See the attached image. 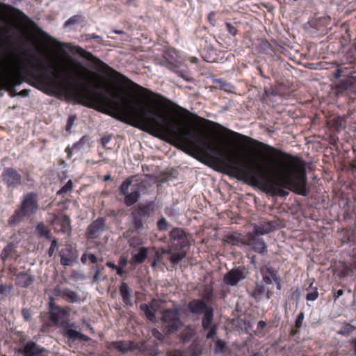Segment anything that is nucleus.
<instances>
[{"instance_id": "1", "label": "nucleus", "mask_w": 356, "mask_h": 356, "mask_svg": "<svg viewBox=\"0 0 356 356\" xmlns=\"http://www.w3.org/2000/svg\"><path fill=\"white\" fill-rule=\"evenodd\" d=\"M179 149L209 166L218 165L238 179H249L273 196L286 188L309 195L305 162L279 149L220 124L193 115L179 106Z\"/></svg>"}, {"instance_id": "2", "label": "nucleus", "mask_w": 356, "mask_h": 356, "mask_svg": "<svg viewBox=\"0 0 356 356\" xmlns=\"http://www.w3.org/2000/svg\"><path fill=\"white\" fill-rule=\"evenodd\" d=\"M137 176L127 178L119 188L120 193L124 196V203L131 207L140 198L141 193H145L150 186L147 179H134Z\"/></svg>"}, {"instance_id": "3", "label": "nucleus", "mask_w": 356, "mask_h": 356, "mask_svg": "<svg viewBox=\"0 0 356 356\" xmlns=\"http://www.w3.org/2000/svg\"><path fill=\"white\" fill-rule=\"evenodd\" d=\"M107 349H116L118 352L124 354L130 351L138 350L144 355L157 356L159 350L157 343L154 341L151 346L149 343L143 342H134V341H115L109 343L107 345Z\"/></svg>"}, {"instance_id": "4", "label": "nucleus", "mask_w": 356, "mask_h": 356, "mask_svg": "<svg viewBox=\"0 0 356 356\" xmlns=\"http://www.w3.org/2000/svg\"><path fill=\"white\" fill-rule=\"evenodd\" d=\"M334 76L337 79L343 76L346 77L341 79L336 86L339 92H343L348 90H351L355 88L356 72L354 70V67L352 65L348 67L341 66L334 73Z\"/></svg>"}, {"instance_id": "5", "label": "nucleus", "mask_w": 356, "mask_h": 356, "mask_svg": "<svg viewBox=\"0 0 356 356\" xmlns=\"http://www.w3.org/2000/svg\"><path fill=\"white\" fill-rule=\"evenodd\" d=\"M1 179L3 184L8 189L17 188L23 184V178L20 172L12 167H6L3 168Z\"/></svg>"}, {"instance_id": "6", "label": "nucleus", "mask_w": 356, "mask_h": 356, "mask_svg": "<svg viewBox=\"0 0 356 356\" xmlns=\"http://www.w3.org/2000/svg\"><path fill=\"white\" fill-rule=\"evenodd\" d=\"M19 209L29 218L35 213L38 209V195L33 192L24 195Z\"/></svg>"}, {"instance_id": "7", "label": "nucleus", "mask_w": 356, "mask_h": 356, "mask_svg": "<svg viewBox=\"0 0 356 356\" xmlns=\"http://www.w3.org/2000/svg\"><path fill=\"white\" fill-rule=\"evenodd\" d=\"M152 211V209L149 204H142L132 211V222L136 229H143L145 219L149 217Z\"/></svg>"}, {"instance_id": "8", "label": "nucleus", "mask_w": 356, "mask_h": 356, "mask_svg": "<svg viewBox=\"0 0 356 356\" xmlns=\"http://www.w3.org/2000/svg\"><path fill=\"white\" fill-rule=\"evenodd\" d=\"M49 321L54 325H58L63 323L67 318L69 311L67 309L56 305L53 301L49 302Z\"/></svg>"}, {"instance_id": "9", "label": "nucleus", "mask_w": 356, "mask_h": 356, "mask_svg": "<svg viewBox=\"0 0 356 356\" xmlns=\"http://www.w3.org/2000/svg\"><path fill=\"white\" fill-rule=\"evenodd\" d=\"M162 321L168 333L177 331L178 330V309L164 311L162 313Z\"/></svg>"}, {"instance_id": "10", "label": "nucleus", "mask_w": 356, "mask_h": 356, "mask_svg": "<svg viewBox=\"0 0 356 356\" xmlns=\"http://www.w3.org/2000/svg\"><path fill=\"white\" fill-rule=\"evenodd\" d=\"M18 353L24 356H48L47 350L33 341H27Z\"/></svg>"}, {"instance_id": "11", "label": "nucleus", "mask_w": 356, "mask_h": 356, "mask_svg": "<svg viewBox=\"0 0 356 356\" xmlns=\"http://www.w3.org/2000/svg\"><path fill=\"white\" fill-rule=\"evenodd\" d=\"M106 229V218L98 217L88 227L86 233V237L89 239H96Z\"/></svg>"}, {"instance_id": "12", "label": "nucleus", "mask_w": 356, "mask_h": 356, "mask_svg": "<svg viewBox=\"0 0 356 356\" xmlns=\"http://www.w3.org/2000/svg\"><path fill=\"white\" fill-rule=\"evenodd\" d=\"M60 264L63 266H70L77 258L76 250L71 244H65L59 252Z\"/></svg>"}, {"instance_id": "13", "label": "nucleus", "mask_w": 356, "mask_h": 356, "mask_svg": "<svg viewBox=\"0 0 356 356\" xmlns=\"http://www.w3.org/2000/svg\"><path fill=\"white\" fill-rule=\"evenodd\" d=\"M246 244L256 252L265 254L267 252V245L264 240L254 234H249Z\"/></svg>"}, {"instance_id": "14", "label": "nucleus", "mask_w": 356, "mask_h": 356, "mask_svg": "<svg viewBox=\"0 0 356 356\" xmlns=\"http://www.w3.org/2000/svg\"><path fill=\"white\" fill-rule=\"evenodd\" d=\"M51 224L56 232L65 234L71 231L70 219L66 215L55 216Z\"/></svg>"}, {"instance_id": "15", "label": "nucleus", "mask_w": 356, "mask_h": 356, "mask_svg": "<svg viewBox=\"0 0 356 356\" xmlns=\"http://www.w3.org/2000/svg\"><path fill=\"white\" fill-rule=\"evenodd\" d=\"M245 278L244 270L241 267L234 268L224 276V282L229 285L236 286L240 281Z\"/></svg>"}, {"instance_id": "16", "label": "nucleus", "mask_w": 356, "mask_h": 356, "mask_svg": "<svg viewBox=\"0 0 356 356\" xmlns=\"http://www.w3.org/2000/svg\"><path fill=\"white\" fill-rule=\"evenodd\" d=\"M95 64H96V65H97V67L98 68L101 69L102 72H105L104 70H108V71L111 72V74H109V76L111 77L112 79H113L114 80H115L116 81H118V82L119 81L118 78H121V79H127L129 81H130L132 84H134V86H136L137 88H139L142 89V90L147 91V90H146L145 88H144L140 86L139 85L132 82L131 81L128 79L125 76H124L123 74H122L120 72H117L116 70H113L112 67H109L108 65H106L105 63H104L102 60H100L99 58H95ZM148 92H149V91L148 90Z\"/></svg>"}, {"instance_id": "17", "label": "nucleus", "mask_w": 356, "mask_h": 356, "mask_svg": "<svg viewBox=\"0 0 356 356\" xmlns=\"http://www.w3.org/2000/svg\"><path fill=\"white\" fill-rule=\"evenodd\" d=\"M260 273L262 276L263 281L266 284H271L273 280H277L278 271L268 264L263 266L260 268Z\"/></svg>"}, {"instance_id": "18", "label": "nucleus", "mask_w": 356, "mask_h": 356, "mask_svg": "<svg viewBox=\"0 0 356 356\" xmlns=\"http://www.w3.org/2000/svg\"><path fill=\"white\" fill-rule=\"evenodd\" d=\"M16 285L19 287L26 288L35 281V277L29 272H19L14 274Z\"/></svg>"}, {"instance_id": "19", "label": "nucleus", "mask_w": 356, "mask_h": 356, "mask_svg": "<svg viewBox=\"0 0 356 356\" xmlns=\"http://www.w3.org/2000/svg\"><path fill=\"white\" fill-rule=\"evenodd\" d=\"M159 302L156 300H152L149 305L146 303H143L140 305V309L144 312L146 318L152 321H156V313L158 309Z\"/></svg>"}, {"instance_id": "20", "label": "nucleus", "mask_w": 356, "mask_h": 356, "mask_svg": "<svg viewBox=\"0 0 356 356\" xmlns=\"http://www.w3.org/2000/svg\"><path fill=\"white\" fill-rule=\"evenodd\" d=\"M119 291L124 305L126 306H132V290L129 286L128 284L124 282H122L119 287Z\"/></svg>"}, {"instance_id": "21", "label": "nucleus", "mask_w": 356, "mask_h": 356, "mask_svg": "<svg viewBox=\"0 0 356 356\" xmlns=\"http://www.w3.org/2000/svg\"><path fill=\"white\" fill-rule=\"evenodd\" d=\"M188 307L191 313L201 314L209 307L202 300L194 299L189 302Z\"/></svg>"}, {"instance_id": "22", "label": "nucleus", "mask_w": 356, "mask_h": 356, "mask_svg": "<svg viewBox=\"0 0 356 356\" xmlns=\"http://www.w3.org/2000/svg\"><path fill=\"white\" fill-rule=\"evenodd\" d=\"M56 294L61 296L64 300L70 303L76 302L79 300V295L67 288L56 290Z\"/></svg>"}, {"instance_id": "23", "label": "nucleus", "mask_w": 356, "mask_h": 356, "mask_svg": "<svg viewBox=\"0 0 356 356\" xmlns=\"http://www.w3.org/2000/svg\"><path fill=\"white\" fill-rule=\"evenodd\" d=\"M26 218H29L24 212L17 208L13 214L8 218V225L10 227H16L20 225Z\"/></svg>"}, {"instance_id": "24", "label": "nucleus", "mask_w": 356, "mask_h": 356, "mask_svg": "<svg viewBox=\"0 0 356 356\" xmlns=\"http://www.w3.org/2000/svg\"><path fill=\"white\" fill-rule=\"evenodd\" d=\"M272 292L270 291L268 287L264 284H257L252 293V296L257 300H261L266 296L267 299H270Z\"/></svg>"}, {"instance_id": "25", "label": "nucleus", "mask_w": 356, "mask_h": 356, "mask_svg": "<svg viewBox=\"0 0 356 356\" xmlns=\"http://www.w3.org/2000/svg\"><path fill=\"white\" fill-rule=\"evenodd\" d=\"M222 241L232 245H239L243 243L241 234L238 232H232L225 235Z\"/></svg>"}, {"instance_id": "26", "label": "nucleus", "mask_w": 356, "mask_h": 356, "mask_svg": "<svg viewBox=\"0 0 356 356\" xmlns=\"http://www.w3.org/2000/svg\"><path fill=\"white\" fill-rule=\"evenodd\" d=\"M202 314L204 316L202 321V325L203 329L207 330L213 325L214 316L213 309L212 307H209Z\"/></svg>"}, {"instance_id": "27", "label": "nucleus", "mask_w": 356, "mask_h": 356, "mask_svg": "<svg viewBox=\"0 0 356 356\" xmlns=\"http://www.w3.org/2000/svg\"><path fill=\"white\" fill-rule=\"evenodd\" d=\"M15 252V247L13 242L8 243L3 248L1 254V258L3 261H6L13 257Z\"/></svg>"}, {"instance_id": "28", "label": "nucleus", "mask_w": 356, "mask_h": 356, "mask_svg": "<svg viewBox=\"0 0 356 356\" xmlns=\"http://www.w3.org/2000/svg\"><path fill=\"white\" fill-rule=\"evenodd\" d=\"M272 223L270 222H265L260 225H254L253 233L255 235L260 236L270 233L272 231Z\"/></svg>"}, {"instance_id": "29", "label": "nucleus", "mask_w": 356, "mask_h": 356, "mask_svg": "<svg viewBox=\"0 0 356 356\" xmlns=\"http://www.w3.org/2000/svg\"><path fill=\"white\" fill-rule=\"evenodd\" d=\"M36 231L40 237H44L47 240H51V230L44 222H40L36 226Z\"/></svg>"}, {"instance_id": "30", "label": "nucleus", "mask_w": 356, "mask_h": 356, "mask_svg": "<svg viewBox=\"0 0 356 356\" xmlns=\"http://www.w3.org/2000/svg\"><path fill=\"white\" fill-rule=\"evenodd\" d=\"M89 140V137L87 136H82L80 140L76 143H74L72 147H67L65 149V152L67 154V156L70 158L72 155V149H81L83 147V145L88 143Z\"/></svg>"}, {"instance_id": "31", "label": "nucleus", "mask_w": 356, "mask_h": 356, "mask_svg": "<svg viewBox=\"0 0 356 356\" xmlns=\"http://www.w3.org/2000/svg\"><path fill=\"white\" fill-rule=\"evenodd\" d=\"M147 257V249L145 247L140 248L139 252L132 257V262L135 264L143 263Z\"/></svg>"}, {"instance_id": "32", "label": "nucleus", "mask_w": 356, "mask_h": 356, "mask_svg": "<svg viewBox=\"0 0 356 356\" xmlns=\"http://www.w3.org/2000/svg\"><path fill=\"white\" fill-rule=\"evenodd\" d=\"M85 22V17L81 14L75 15L70 17L65 23V28L71 27L75 24L83 23Z\"/></svg>"}, {"instance_id": "33", "label": "nucleus", "mask_w": 356, "mask_h": 356, "mask_svg": "<svg viewBox=\"0 0 356 356\" xmlns=\"http://www.w3.org/2000/svg\"><path fill=\"white\" fill-rule=\"evenodd\" d=\"M184 67L185 66L182 62H179V77H181L187 82L194 83L195 79L191 75V73L188 70H185Z\"/></svg>"}, {"instance_id": "34", "label": "nucleus", "mask_w": 356, "mask_h": 356, "mask_svg": "<svg viewBox=\"0 0 356 356\" xmlns=\"http://www.w3.org/2000/svg\"><path fill=\"white\" fill-rule=\"evenodd\" d=\"M14 12L16 14L17 17L25 22H27L29 23L30 25L33 26H36L35 24L34 23L33 21H32L26 15H25L22 11L18 10V9H15L14 8Z\"/></svg>"}, {"instance_id": "35", "label": "nucleus", "mask_w": 356, "mask_h": 356, "mask_svg": "<svg viewBox=\"0 0 356 356\" xmlns=\"http://www.w3.org/2000/svg\"><path fill=\"white\" fill-rule=\"evenodd\" d=\"M355 329V327L353 325H352L350 323H346L342 325L340 331L339 332V334H340L341 335L347 336V335L350 334L351 332H353Z\"/></svg>"}, {"instance_id": "36", "label": "nucleus", "mask_w": 356, "mask_h": 356, "mask_svg": "<svg viewBox=\"0 0 356 356\" xmlns=\"http://www.w3.org/2000/svg\"><path fill=\"white\" fill-rule=\"evenodd\" d=\"M79 332L71 328H68L65 330V336L69 339V340L72 341L79 339Z\"/></svg>"}, {"instance_id": "37", "label": "nucleus", "mask_w": 356, "mask_h": 356, "mask_svg": "<svg viewBox=\"0 0 356 356\" xmlns=\"http://www.w3.org/2000/svg\"><path fill=\"white\" fill-rule=\"evenodd\" d=\"M73 188V183L71 179L68 180L67 182L58 191L57 194L63 195L70 192Z\"/></svg>"}, {"instance_id": "38", "label": "nucleus", "mask_w": 356, "mask_h": 356, "mask_svg": "<svg viewBox=\"0 0 356 356\" xmlns=\"http://www.w3.org/2000/svg\"><path fill=\"white\" fill-rule=\"evenodd\" d=\"M50 241H51V243L50 248L48 250V255L49 257H52L55 252L58 249V243L56 238H53Z\"/></svg>"}, {"instance_id": "39", "label": "nucleus", "mask_w": 356, "mask_h": 356, "mask_svg": "<svg viewBox=\"0 0 356 356\" xmlns=\"http://www.w3.org/2000/svg\"><path fill=\"white\" fill-rule=\"evenodd\" d=\"M260 48L265 52L269 53L270 51H273V47L270 44V42L266 40H261L260 44Z\"/></svg>"}, {"instance_id": "40", "label": "nucleus", "mask_w": 356, "mask_h": 356, "mask_svg": "<svg viewBox=\"0 0 356 356\" xmlns=\"http://www.w3.org/2000/svg\"><path fill=\"white\" fill-rule=\"evenodd\" d=\"M226 347V343L221 340L218 339L215 344V352L216 353H223Z\"/></svg>"}, {"instance_id": "41", "label": "nucleus", "mask_w": 356, "mask_h": 356, "mask_svg": "<svg viewBox=\"0 0 356 356\" xmlns=\"http://www.w3.org/2000/svg\"><path fill=\"white\" fill-rule=\"evenodd\" d=\"M305 318V314L303 312H301L298 315L296 321H295V327L296 329H300L302 326V323Z\"/></svg>"}, {"instance_id": "42", "label": "nucleus", "mask_w": 356, "mask_h": 356, "mask_svg": "<svg viewBox=\"0 0 356 356\" xmlns=\"http://www.w3.org/2000/svg\"><path fill=\"white\" fill-rule=\"evenodd\" d=\"M76 120V115H70L67 118L65 129L67 132H71L72 127H73L75 120Z\"/></svg>"}, {"instance_id": "43", "label": "nucleus", "mask_w": 356, "mask_h": 356, "mask_svg": "<svg viewBox=\"0 0 356 356\" xmlns=\"http://www.w3.org/2000/svg\"><path fill=\"white\" fill-rule=\"evenodd\" d=\"M22 315L25 321H30L31 320L32 312L30 309L23 308L22 309Z\"/></svg>"}, {"instance_id": "44", "label": "nucleus", "mask_w": 356, "mask_h": 356, "mask_svg": "<svg viewBox=\"0 0 356 356\" xmlns=\"http://www.w3.org/2000/svg\"><path fill=\"white\" fill-rule=\"evenodd\" d=\"M158 229L160 231H165L168 229V225L166 220L164 218L160 219L157 222Z\"/></svg>"}, {"instance_id": "45", "label": "nucleus", "mask_w": 356, "mask_h": 356, "mask_svg": "<svg viewBox=\"0 0 356 356\" xmlns=\"http://www.w3.org/2000/svg\"><path fill=\"white\" fill-rule=\"evenodd\" d=\"M318 297V293L317 291V289L315 288L314 290L312 292L308 293L306 295V300L309 301H314L316 300Z\"/></svg>"}, {"instance_id": "46", "label": "nucleus", "mask_w": 356, "mask_h": 356, "mask_svg": "<svg viewBox=\"0 0 356 356\" xmlns=\"http://www.w3.org/2000/svg\"><path fill=\"white\" fill-rule=\"evenodd\" d=\"M333 127L337 131H339L343 127V120L341 118L333 119Z\"/></svg>"}, {"instance_id": "47", "label": "nucleus", "mask_w": 356, "mask_h": 356, "mask_svg": "<svg viewBox=\"0 0 356 356\" xmlns=\"http://www.w3.org/2000/svg\"><path fill=\"white\" fill-rule=\"evenodd\" d=\"M226 27L227 31L233 36L237 33V29L229 22H226Z\"/></svg>"}, {"instance_id": "48", "label": "nucleus", "mask_w": 356, "mask_h": 356, "mask_svg": "<svg viewBox=\"0 0 356 356\" xmlns=\"http://www.w3.org/2000/svg\"><path fill=\"white\" fill-rule=\"evenodd\" d=\"M208 330H209V331L207 334V339H212V338H213V337L216 334V325L211 326V327H209Z\"/></svg>"}, {"instance_id": "49", "label": "nucleus", "mask_w": 356, "mask_h": 356, "mask_svg": "<svg viewBox=\"0 0 356 356\" xmlns=\"http://www.w3.org/2000/svg\"><path fill=\"white\" fill-rule=\"evenodd\" d=\"M128 264V259L127 257L121 256L119 259L118 266L125 268Z\"/></svg>"}, {"instance_id": "50", "label": "nucleus", "mask_w": 356, "mask_h": 356, "mask_svg": "<svg viewBox=\"0 0 356 356\" xmlns=\"http://www.w3.org/2000/svg\"><path fill=\"white\" fill-rule=\"evenodd\" d=\"M112 136L111 135H106L101 138V143L104 147H106L111 141Z\"/></svg>"}, {"instance_id": "51", "label": "nucleus", "mask_w": 356, "mask_h": 356, "mask_svg": "<svg viewBox=\"0 0 356 356\" xmlns=\"http://www.w3.org/2000/svg\"><path fill=\"white\" fill-rule=\"evenodd\" d=\"M103 270H104L103 266H96V271L93 276L94 281H97L99 280V275Z\"/></svg>"}, {"instance_id": "52", "label": "nucleus", "mask_w": 356, "mask_h": 356, "mask_svg": "<svg viewBox=\"0 0 356 356\" xmlns=\"http://www.w3.org/2000/svg\"><path fill=\"white\" fill-rule=\"evenodd\" d=\"M152 334L153 337H154V338H156V339L158 340H162L163 336L161 332H160L158 330L156 329H153L152 330Z\"/></svg>"}, {"instance_id": "53", "label": "nucleus", "mask_w": 356, "mask_h": 356, "mask_svg": "<svg viewBox=\"0 0 356 356\" xmlns=\"http://www.w3.org/2000/svg\"><path fill=\"white\" fill-rule=\"evenodd\" d=\"M88 257L92 264H97L99 261V259L93 254L89 253Z\"/></svg>"}, {"instance_id": "54", "label": "nucleus", "mask_w": 356, "mask_h": 356, "mask_svg": "<svg viewBox=\"0 0 356 356\" xmlns=\"http://www.w3.org/2000/svg\"><path fill=\"white\" fill-rule=\"evenodd\" d=\"M216 13L214 12H211L208 15V19L209 21V22L214 25L215 24V22H216Z\"/></svg>"}, {"instance_id": "55", "label": "nucleus", "mask_w": 356, "mask_h": 356, "mask_svg": "<svg viewBox=\"0 0 356 356\" xmlns=\"http://www.w3.org/2000/svg\"><path fill=\"white\" fill-rule=\"evenodd\" d=\"M123 268V267L117 266V269H115L117 274L121 277H124L127 274L126 270H124Z\"/></svg>"}, {"instance_id": "56", "label": "nucleus", "mask_w": 356, "mask_h": 356, "mask_svg": "<svg viewBox=\"0 0 356 356\" xmlns=\"http://www.w3.org/2000/svg\"><path fill=\"white\" fill-rule=\"evenodd\" d=\"M29 92H30V90H29V89H24V90L18 92L17 96L27 97V96H29Z\"/></svg>"}, {"instance_id": "57", "label": "nucleus", "mask_w": 356, "mask_h": 356, "mask_svg": "<svg viewBox=\"0 0 356 356\" xmlns=\"http://www.w3.org/2000/svg\"><path fill=\"white\" fill-rule=\"evenodd\" d=\"M79 339H81L84 341H89L91 339L88 336L80 332Z\"/></svg>"}, {"instance_id": "58", "label": "nucleus", "mask_w": 356, "mask_h": 356, "mask_svg": "<svg viewBox=\"0 0 356 356\" xmlns=\"http://www.w3.org/2000/svg\"><path fill=\"white\" fill-rule=\"evenodd\" d=\"M349 342L353 346L354 353L356 355V338L351 339Z\"/></svg>"}, {"instance_id": "59", "label": "nucleus", "mask_w": 356, "mask_h": 356, "mask_svg": "<svg viewBox=\"0 0 356 356\" xmlns=\"http://www.w3.org/2000/svg\"><path fill=\"white\" fill-rule=\"evenodd\" d=\"M88 253H83L81 257V261L82 264H86L87 263V260L88 259Z\"/></svg>"}, {"instance_id": "60", "label": "nucleus", "mask_w": 356, "mask_h": 356, "mask_svg": "<svg viewBox=\"0 0 356 356\" xmlns=\"http://www.w3.org/2000/svg\"><path fill=\"white\" fill-rule=\"evenodd\" d=\"M343 294V289H339L334 293V299H337L341 296Z\"/></svg>"}, {"instance_id": "61", "label": "nucleus", "mask_w": 356, "mask_h": 356, "mask_svg": "<svg viewBox=\"0 0 356 356\" xmlns=\"http://www.w3.org/2000/svg\"><path fill=\"white\" fill-rule=\"evenodd\" d=\"M266 326V323L264 321H259L257 323L258 329H264Z\"/></svg>"}, {"instance_id": "62", "label": "nucleus", "mask_w": 356, "mask_h": 356, "mask_svg": "<svg viewBox=\"0 0 356 356\" xmlns=\"http://www.w3.org/2000/svg\"><path fill=\"white\" fill-rule=\"evenodd\" d=\"M339 139L337 137H335V136H331L330 137V143L333 145H336L337 142H338Z\"/></svg>"}, {"instance_id": "63", "label": "nucleus", "mask_w": 356, "mask_h": 356, "mask_svg": "<svg viewBox=\"0 0 356 356\" xmlns=\"http://www.w3.org/2000/svg\"><path fill=\"white\" fill-rule=\"evenodd\" d=\"M106 266L107 267H109L113 270H115L117 269V266L114 263L111 262V261H107L106 264Z\"/></svg>"}, {"instance_id": "64", "label": "nucleus", "mask_w": 356, "mask_h": 356, "mask_svg": "<svg viewBox=\"0 0 356 356\" xmlns=\"http://www.w3.org/2000/svg\"><path fill=\"white\" fill-rule=\"evenodd\" d=\"M7 288L8 287L6 285L1 284L0 285V295L5 294V293L7 291Z\"/></svg>"}]
</instances>
